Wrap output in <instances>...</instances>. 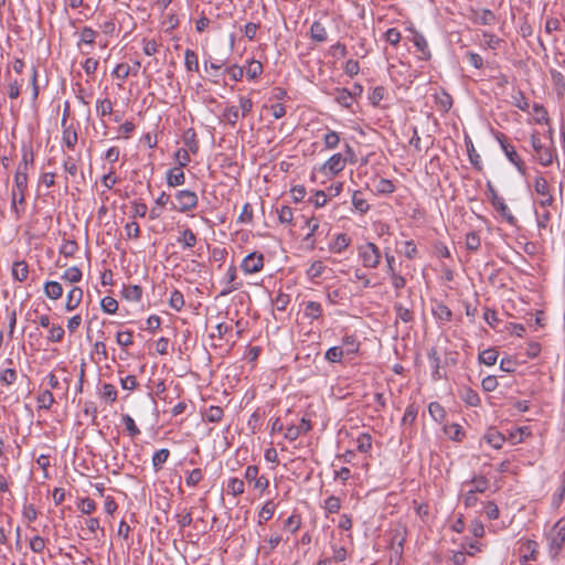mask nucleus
<instances>
[{
    "mask_svg": "<svg viewBox=\"0 0 565 565\" xmlns=\"http://www.w3.org/2000/svg\"><path fill=\"white\" fill-rule=\"evenodd\" d=\"M28 189V173L20 167L14 174V186L11 192V212L20 220L25 212V192Z\"/></svg>",
    "mask_w": 565,
    "mask_h": 565,
    "instance_id": "obj_1",
    "label": "nucleus"
},
{
    "mask_svg": "<svg viewBox=\"0 0 565 565\" xmlns=\"http://www.w3.org/2000/svg\"><path fill=\"white\" fill-rule=\"evenodd\" d=\"M548 553L556 559L565 544V518H561L547 534Z\"/></svg>",
    "mask_w": 565,
    "mask_h": 565,
    "instance_id": "obj_2",
    "label": "nucleus"
},
{
    "mask_svg": "<svg viewBox=\"0 0 565 565\" xmlns=\"http://www.w3.org/2000/svg\"><path fill=\"white\" fill-rule=\"evenodd\" d=\"M358 255L364 268L376 269L381 263L382 253L372 242H366L358 247Z\"/></svg>",
    "mask_w": 565,
    "mask_h": 565,
    "instance_id": "obj_3",
    "label": "nucleus"
},
{
    "mask_svg": "<svg viewBox=\"0 0 565 565\" xmlns=\"http://www.w3.org/2000/svg\"><path fill=\"white\" fill-rule=\"evenodd\" d=\"M175 202H171V211H178L180 213H186L196 207L199 198L194 191L191 190H179L174 194Z\"/></svg>",
    "mask_w": 565,
    "mask_h": 565,
    "instance_id": "obj_4",
    "label": "nucleus"
},
{
    "mask_svg": "<svg viewBox=\"0 0 565 565\" xmlns=\"http://www.w3.org/2000/svg\"><path fill=\"white\" fill-rule=\"evenodd\" d=\"M531 145L535 151V160H537L540 164L548 167L553 163L554 158L556 157L555 148L553 146L545 147L537 134L531 135Z\"/></svg>",
    "mask_w": 565,
    "mask_h": 565,
    "instance_id": "obj_5",
    "label": "nucleus"
},
{
    "mask_svg": "<svg viewBox=\"0 0 565 565\" xmlns=\"http://www.w3.org/2000/svg\"><path fill=\"white\" fill-rule=\"evenodd\" d=\"M487 189L489 192V199L491 201L492 206L500 213V215L512 226H516L518 220L511 213L508 205L504 203V200L500 198L494 190L492 183L490 181L487 182Z\"/></svg>",
    "mask_w": 565,
    "mask_h": 565,
    "instance_id": "obj_6",
    "label": "nucleus"
},
{
    "mask_svg": "<svg viewBox=\"0 0 565 565\" xmlns=\"http://www.w3.org/2000/svg\"><path fill=\"white\" fill-rule=\"evenodd\" d=\"M495 138H497L498 142L500 143V147H501L502 151L504 152L505 157L508 158V160L512 164H514V167L518 169V171L522 175H525L526 174L525 163L518 154L515 148L507 141L504 134L498 132Z\"/></svg>",
    "mask_w": 565,
    "mask_h": 565,
    "instance_id": "obj_7",
    "label": "nucleus"
},
{
    "mask_svg": "<svg viewBox=\"0 0 565 565\" xmlns=\"http://www.w3.org/2000/svg\"><path fill=\"white\" fill-rule=\"evenodd\" d=\"M533 186L536 194L540 195L539 204L542 207L552 206L554 203V196L551 192V186L547 180L541 172L534 178Z\"/></svg>",
    "mask_w": 565,
    "mask_h": 565,
    "instance_id": "obj_8",
    "label": "nucleus"
},
{
    "mask_svg": "<svg viewBox=\"0 0 565 565\" xmlns=\"http://www.w3.org/2000/svg\"><path fill=\"white\" fill-rule=\"evenodd\" d=\"M264 267V255L258 252L248 254L242 262L241 268L245 274H255Z\"/></svg>",
    "mask_w": 565,
    "mask_h": 565,
    "instance_id": "obj_9",
    "label": "nucleus"
},
{
    "mask_svg": "<svg viewBox=\"0 0 565 565\" xmlns=\"http://www.w3.org/2000/svg\"><path fill=\"white\" fill-rule=\"evenodd\" d=\"M259 469L255 465H250L245 470V479L249 483H254V488L264 492L269 487V480L265 476H259Z\"/></svg>",
    "mask_w": 565,
    "mask_h": 565,
    "instance_id": "obj_10",
    "label": "nucleus"
},
{
    "mask_svg": "<svg viewBox=\"0 0 565 565\" xmlns=\"http://www.w3.org/2000/svg\"><path fill=\"white\" fill-rule=\"evenodd\" d=\"M469 19L480 25H493L497 22V17L493 11L489 9H470Z\"/></svg>",
    "mask_w": 565,
    "mask_h": 565,
    "instance_id": "obj_11",
    "label": "nucleus"
},
{
    "mask_svg": "<svg viewBox=\"0 0 565 565\" xmlns=\"http://www.w3.org/2000/svg\"><path fill=\"white\" fill-rule=\"evenodd\" d=\"M236 278H237L236 267H235V265H231L225 274V278H224L225 287L220 292L221 297L230 295L231 292L237 290L242 286V282H236Z\"/></svg>",
    "mask_w": 565,
    "mask_h": 565,
    "instance_id": "obj_12",
    "label": "nucleus"
},
{
    "mask_svg": "<svg viewBox=\"0 0 565 565\" xmlns=\"http://www.w3.org/2000/svg\"><path fill=\"white\" fill-rule=\"evenodd\" d=\"M412 41L417 51L420 53L419 58L424 61H429L431 58V53L425 36L416 30H412Z\"/></svg>",
    "mask_w": 565,
    "mask_h": 565,
    "instance_id": "obj_13",
    "label": "nucleus"
},
{
    "mask_svg": "<svg viewBox=\"0 0 565 565\" xmlns=\"http://www.w3.org/2000/svg\"><path fill=\"white\" fill-rule=\"evenodd\" d=\"M345 164L347 159H344L343 154L334 153L324 163L323 169L334 175L341 172L345 168Z\"/></svg>",
    "mask_w": 565,
    "mask_h": 565,
    "instance_id": "obj_14",
    "label": "nucleus"
},
{
    "mask_svg": "<svg viewBox=\"0 0 565 565\" xmlns=\"http://www.w3.org/2000/svg\"><path fill=\"white\" fill-rule=\"evenodd\" d=\"M167 184L169 186H179L184 184L185 182V174L182 171V168L175 167L172 169H169L167 172Z\"/></svg>",
    "mask_w": 565,
    "mask_h": 565,
    "instance_id": "obj_15",
    "label": "nucleus"
},
{
    "mask_svg": "<svg viewBox=\"0 0 565 565\" xmlns=\"http://www.w3.org/2000/svg\"><path fill=\"white\" fill-rule=\"evenodd\" d=\"M83 299V290L79 287H73L66 297L65 309L72 311L76 309Z\"/></svg>",
    "mask_w": 565,
    "mask_h": 565,
    "instance_id": "obj_16",
    "label": "nucleus"
},
{
    "mask_svg": "<svg viewBox=\"0 0 565 565\" xmlns=\"http://www.w3.org/2000/svg\"><path fill=\"white\" fill-rule=\"evenodd\" d=\"M43 291L52 300H57L63 295V287L58 281L49 280L44 284Z\"/></svg>",
    "mask_w": 565,
    "mask_h": 565,
    "instance_id": "obj_17",
    "label": "nucleus"
},
{
    "mask_svg": "<svg viewBox=\"0 0 565 565\" xmlns=\"http://www.w3.org/2000/svg\"><path fill=\"white\" fill-rule=\"evenodd\" d=\"M484 439L494 449H500L505 441V437L495 428H489L484 435Z\"/></svg>",
    "mask_w": 565,
    "mask_h": 565,
    "instance_id": "obj_18",
    "label": "nucleus"
},
{
    "mask_svg": "<svg viewBox=\"0 0 565 565\" xmlns=\"http://www.w3.org/2000/svg\"><path fill=\"white\" fill-rule=\"evenodd\" d=\"M344 349V353L347 355L355 354L360 350V342L358 341L356 335L354 334H347L342 339V345Z\"/></svg>",
    "mask_w": 565,
    "mask_h": 565,
    "instance_id": "obj_19",
    "label": "nucleus"
},
{
    "mask_svg": "<svg viewBox=\"0 0 565 565\" xmlns=\"http://www.w3.org/2000/svg\"><path fill=\"white\" fill-rule=\"evenodd\" d=\"M29 275V266L24 260H18L12 266V277L14 280L24 281Z\"/></svg>",
    "mask_w": 565,
    "mask_h": 565,
    "instance_id": "obj_20",
    "label": "nucleus"
},
{
    "mask_svg": "<svg viewBox=\"0 0 565 565\" xmlns=\"http://www.w3.org/2000/svg\"><path fill=\"white\" fill-rule=\"evenodd\" d=\"M196 235L189 227L184 228L181 235L177 238V242L181 244L183 248L194 247L196 245Z\"/></svg>",
    "mask_w": 565,
    "mask_h": 565,
    "instance_id": "obj_21",
    "label": "nucleus"
},
{
    "mask_svg": "<svg viewBox=\"0 0 565 565\" xmlns=\"http://www.w3.org/2000/svg\"><path fill=\"white\" fill-rule=\"evenodd\" d=\"M350 243L351 238L347 234L340 233L334 237L333 242L330 244V250L340 254L345 248H348Z\"/></svg>",
    "mask_w": 565,
    "mask_h": 565,
    "instance_id": "obj_22",
    "label": "nucleus"
},
{
    "mask_svg": "<svg viewBox=\"0 0 565 565\" xmlns=\"http://www.w3.org/2000/svg\"><path fill=\"white\" fill-rule=\"evenodd\" d=\"M122 297L128 301H139L142 297V288L139 285L124 286Z\"/></svg>",
    "mask_w": 565,
    "mask_h": 565,
    "instance_id": "obj_23",
    "label": "nucleus"
},
{
    "mask_svg": "<svg viewBox=\"0 0 565 565\" xmlns=\"http://www.w3.org/2000/svg\"><path fill=\"white\" fill-rule=\"evenodd\" d=\"M335 102L345 108H351L353 102V92L347 88L335 89Z\"/></svg>",
    "mask_w": 565,
    "mask_h": 565,
    "instance_id": "obj_24",
    "label": "nucleus"
},
{
    "mask_svg": "<svg viewBox=\"0 0 565 565\" xmlns=\"http://www.w3.org/2000/svg\"><path fill=\"white\" fill-rule=\"evenodd\" d=\"M63 128V136H62V139H63V142L65 143V146L70 149H73L75 147V145L77 143V132L76 130L73 128L72 125H65V126H62Z\"/></svg>",
    "mask_w": 565,
    "mask_h": 565,
    "instance_id": "obj_25",
    "label": "nucleus"
},
{
    "mask_svg": "<svg viewBox=\"0 0 565 565\" xmlns=\"http://www.w3.org/2000/svg\"><path fill=\"white\" fill-rule=\"evenodd\" d=\"M97 32L90 26H84L79 33V41L77 47L81 49L82 44L93 45L96 41Z\"/></svg>",
    "mask_w": 565,
    "mask_h": 565,
    "instance_id": "obj_26",
    "label": "nucleus"
},
{
    "mask_svg": "<svg viewBox=\"0 0 565 565\" xmlns=\"http://www.w3.org/2000/svg\"><path fill=\"white\" fill-rule=\"evenodd\" d=\"M428 359L433 365V373L431 376L435 381L443 379V374L440 373V358L438 355V352L435 348H431L428 351Z\"/></svg>",
    "mask_w": 565,
    "mask_h": 565,
    "instance_id": "obj_27",
    "label": "nucleus"
},
{
    "mask_svg": "<svg viewBox=\"0 0 565 565\" xmlns=\"http://www.w3.org/2000/svg\"><path fill=\"white\" fill-rule=\"evenodd\" d=\"M310 35H311V39L316 42H324L328 38L327 30H326L324 25L319 21H315L311 24Z\"/></svg>",
    "mask_w": 565,
    "mask_h": 565,
    "instance_id": "obj_28",
    "label": "nucleus"
},
{
    "mask_svg": "<svg viewBox=\"0 0 565 565\" xmlns=\"http://www.w3.org/2000/svg\"><path fill=\"white\" fill-rule=\"evenodd\" d=\"M224 416V411L220 406H210L203 414V419L209 423H220Z\"/></svg>",
    "mask_w": 565,
    "mask_h": 565,
    "instance_id": "obj_29",
    "label": "nucleus"
},
{
    "mask_svg": "<svg viewBox=\"0 0 565 565\" xmlns=\"http://www.w3.org/2000/svg\"><path fill=\"white\" fill-rule=\"evenodd\" d=\"M184 66L189 72H198L199 71V57L198 54L190 49H186L184 52Z\"/></svg>",
    "mask_w": 565,
    "mask_h": 565,
    "instance_id": "obj_30",
    "label": "nucleus"
},
{
    "mask_svg": "<svg viewBox=\"0 0 565 565\" xmlns=\"http://www.w3.org/2000/svg\"><path fill=\"white\" fill-rule=\"evenodd\" d=\"M276 505L273 500H268L260 509L258 513V524H264L270 520L275 513Z\"/></svg>",
    "mask_w": 565,
    "mask_h": 565,
    "instance_id": "obj_31",
    "label": "nucleus"
},
{
    "mask_svg": "<svg viewBox=\"0 0 565 565\" xmlns=\"http://www.w3.org/2000/svg\"><path fill=\"white\" fill-rule=\"evenodd\" d=\"M460 397L469 406H477L480 403V397L478 393L470 387H465L460 392Z\"/></svg>",
    "mask_w": 565,
    "mask_h": 565,
    "instance_id": "obj_32",
    "label": "nucleus"
},
{
    "mask_svg": "<svg viewBox=\"0 0 565 565\" xmlns=\"http://www.w3.org/2000/svg\"><path fill=\"white\" fill-rule=\"evenodd\" d=\"M99 396L108 403H114L117 399V390L113 384L105 383L100 388Z\"/></svg>",
    "mask_w": 565,
    "mask_h": 565,
    "instance_id": "obj_33",
    "label": "nucleus"
},
{
    "mask_svg": "<svg viewBox=\"0 0 565 565\" xmlns=\"http://www.w3.org/2000/svg\"><path fill=\"white\" fill-rule=\"evenodd\" d=\"M183 141L188 147L189 151L196 153L199 151V142L196 140V134L194 129L190 128L184 132Z\"/></svg>",
    "mask_w": 565,
    "mask_h": 565,
    "instance_id": "obj_34",
    "label": "nucleus"
},
{
    "mask_svg": "<svg viewBox=\"0 0 565 565\" xmlns=\"http://www.w3.org/2000/svg\"><path fill=\"white\" fill-rule=\"evenodd\" d=\"M322 315V307L317 301H308L305 307V316L312 320L319 319Z\"/></svg>",
    "mask_w": 565,
    "mask_h": 565,
    "instance_id": "obj_35",
    "label": "nucleus"
},
{
    "mask_svg": "<svg viewBox=\"0 0 565 565\" xmlns=\"http://www.w3.org/2000/svg\"><path fill=\"white\" fill-rule=\"evenodd\" d=\"M372 448V436L369 433H362L356 439V449L362 454H366Z\"/></svg>",
    "mask_w": 565,
    "mask_h": 565,
    "instance_id": "obj_36",
    "label": "nucleus"
},
{
    "mask_svg": "<svg viewBox=\"0 0 565 565\" xmlns=\"http://www.w3.org/2000/svg\"><path fill=\"white\" fill-rule=\"evenodd\" d=\"M170 456V451L167 448H162L154 452L152 456V466L154 471H159L162 468V465L166 463Z\"/></svg>",
    "mask_w": 565,
    "mask_h": 565,
    "instance_id": "obj_37",
    "label": "nucleus"
},
{
    "mask_svg": "<svg viewBox=\"0 0 565 565\" xmlns=\"http://www.w3.org/2000/svg\"><path fill=\"white\" fill-rule=\"evenodd\" d=\"M345 355L344 349L342 347H331L327 350L324 358L327 361L331 363H340Z\"/></svg>",
    "mask_w": 565,
    "mask_h": 565,
    "instance_id": "obj_38",
    "label": "nucleus"
},
{
    "mask_svg": "<svg viewBox=\"0 0 565 565\" xmlns=\"http://www.w3.org/2000/svg\"><path fill=\"white\" fill-rule=\"evenodd\" d=\"M428 412L431 418L438 423H441L446 417V412L444 407L437 402L429 403Z\"/></svg>",
    "mask_w": 565,
    "mask_h": 565,
    "instance_id": "obj_39",
    "label": "nucleus"
},
{
    "mask_svg": "<svg viewBox=\"0 0 565 565\" xmlns=\"http://www.w3.org/2000/svg\"><path fill=\"white\" fill-rule=\"evenodd\" d=\"M498 356V351L494 348H489L479 354V362L486 365H493L495 364Z\"/></svg>",
    "mask_w": 565,
    "mask_h": 565,
    "instance_id": "obj_40",
    "label": "nucleus"
},
{
    "mask_svg": "<svg viewBox=\"0 0 565 565\" xmlns=\"http://www.w3.org/2000/svg\"><path fill=\"white\" fill-rule=\"evenodd\" d=\"M466 146H467V152H468L470 163L473 166V168L481 171L482 170L481 157L476 151L472 141L467 142Z\"/></svg>",
    "mask_w": 565,
    "mask_h": 565,
    "instance_id": "obj_41",
    "label": "nucleus"
},
{
    "mask_svg": "<svg viewBox=\"0 0 565 565\" xmlns=\"http://www.w3.org/2000/svg\"><path fill=\"white\" fill-rule=\"evenodd\" d=\"M222 118L227 124H230L232 127H234L237 124L238 118H239L238 107H236V106L226 107L222 114Z\"/></svg>",
    "mask_w": 565,
    "mask_h": 565,
    "instance_id": "obj_42",
    "label": "nucleus"
},
{
    "mask_svg": "<svg viewBox=\"0 0 565 565\" xmlns=\"http://www.w3.org/2000/svg\"><path fill=\"white\" fill-rule=\"evenodd\" d=\"M224 63L223 62H210L207 63V61L204 62V68L205 71L210 74L211 76V81L214 83V84H218V72L222 70Z\"/></svg>",
    "mask_w": 565,
    "mask_h": 565,
    "instance_id": "obj_43",
    "label": "nucleus"
},
{
    "mask_svg": "<svg viewBox=\"0 0 565 565\" xmlns=\"http://www.w3.org/2000/svg\"><path fill=\"white\" fill-rule=\"evenodd\" d=\"M9 452L13 454L12 447L6 444L3 438L0 437V459L2 460L0 467L3 471H7L9 466Z\"/></svg>",
    "mask_w": 565,
    "mask_h": 565,
    "instance_id": "obj_44",
    "label": "nucleus"
},
{
    "mask_svg": "<svg viewBox=\"0 0 565 565\" xmlns=\"http://www.w3.org/2000/svg\"><path fill=\"white\" fill-rule=\"evenodd\" d=\"M352 204L355 207V210H358L361 214H364L370 210L369 203L366 202V200H364L362 198V194L360 191H355L353 193Z\"/></svg>",
    "mask_w": 565,
    "mask_h": 565,
    "instance_id": "obj_45",
    "label": "nucleus"
},
{
    "mask_svg": "<svg viewBox=\"0 0 565 565\" xmlns=\"http://www.w3.org/2000/svg\"><path fill=\"white\" fill-rule=\"evenodd\" d=\"M263 73V64L259 61L252 60L246 67V75L249 79L257 78Z\"/></svg>",
    "mask_w": 565,
    "mask_h": 565,
    "instance_id": "obj_46",
    "label": "nucleus"
},
{
    "mask_svg": "<svg viewBox=\"0 0 565 565\" xmlns=\"http://www.w3.org/2000/svg\"><path fill=\"white\" fill-rule=\"evenodd\" d=\"M78 249V245L73 239H65L60 247V254L65 257H73Z\"/></svg>",
    "mask_w": 565,
    "mask_h": 565,
    "instance_id": "obj_47",
    "label": "nucleus"
},
{
    "mask_svg": "<svg viewBox=\"0 0 565 565\" xmlns=\"http://www.w3.org/2000/svg\"><path fill=\"white\" fill-rule=\"evenodd\" d=\"M433 311L439 320L450 321L452 318L451 310L443 302L437 303Z\"/></svg>",
    "mask_w": 565,
    "mask_h": 565,
    "instance_id": "obj_48",
    "label": "nucleus"
},
{
    "mask_svg": "<svg viewBox=\"0 0 565 565\" xmlns=\"http://www.w3.org/2000/svg\"><path fill=\"white\" fill-rule=\"evenodd\" d=\"M83 274L77 266L67 268L62 275V279L68 282H78L82 280Z\"/></svg>",
    "mask_w": 565,
    "mask_h": 565,
    "instance_id": "obj_49",
    "label": "nucleus"
},
{
    "mask_svg": "<svg viewBox=\"0 0 565 565\" xmlns=\"http://www.w3.org/2000/svg\"><path fill=\"white\" fill-rule=\"evenodd\" d=\"M324 269L326 267L323 263L321 260H316L307 269V277L310 280H315L316 278H319L323 274Z\"/></svg>",
    "mask_w": 565,
    "mask_h": 565,
    "instance_id": "obj_50",
    "label": "nucleus"
},
{
    "mask_svg": "<svg viewBox=\"0 0 565 565\" xmlns=\"http://www.w3.org/2000/svg\"><path fill=\"white\" fill-rule=\"evenodd\" d=\"M169 305L175 311H180L184 306L183 294L178 289L173 290L169 299Z\"/></svg>",
    "mask_w": 565,
    "mask_h": 565,
    "instance_id": "obj_51",
    "label": "nucleus"
},
{
    "mask_svg": "<svg viewBox=\"0 0 565 565\" xmlns=\"http://www.w3.org/2000/svg\"><path fill=\"white\" fill-rule=\"evenodd\" d=\"M96 111L100 117H105L113 113V103L109 98L98 99L96 103Z\"/></svg>",
    "mask_w": 565,
    "mask_h": 565,
    "instance_id": "obj_52",
    "label": "nucleus"
},
{
    "mask_svg": "<svg viewBox=\"0 0 565 565\" xmlns=\"http://www.w3.org/2000/svg\"><path fill=\"white\" fill-rule=\"evenodd\" d=\"M100 307L104 312L113 315L118 310V302L115 298L106 296L100 300Z\"/></svg>",
    "mask_w": 565,
    "mask_h": 565,
    "instance_id": "obj_53",
    "label": "nucleus"
},
{
    "mask_svg": "<svg viewBox=\"0 0 565 565\" xmlns=\"http://www.w3.org/2000/svg\"><path fill=\"white\" fill-rule=\"evenodd\" d=\"M244 481L238 478H231L227 482V490L231 492L234 497L241 495L244 493Z\"/></svg>",
    "mask_w": 565,
    "mask_h": 565,
    "instance_id": "obj_54",
    "label": "nucleus"
},
{
    "mask_svg": "<svg viewBox=\"0 0 565 565\" xmlns=\"http://www.w3.org/2000/svg\"><path fill=\"white\" fill-rule=\"evenodd\" d=\"M377 194H391L395 191V185L393 181L388 179H380L377 184L375 185Z\"/></svg>",
    "mask_w": 565,
    "mask_h": 565,
    "instance_id": "obj_55",
    "label": "nucleus"
},
{
    "mask_svg": "<svg viewBox=\"0 0 565 565\" xmlns=\"http://www.w3.org/2000/svg\"><path fill=\"white\" fill-rule=\"evenodd\" d=\"M55 399L51 391H43L38 396L39 408L50 409Z\"/></svg>",
    "mask_w": 565,
    "mask_h": 565,
    "instance_id": "obj_56",
    "label": "nucleus"
},
{
    "mask_svg": "<svg viewBox=\"0 0 565 565\" xmlns=\"http://www.w3.org/2000/svg\"><path fill=\"white\" fill-rule=\"evenodd\" d=\"M481 245L480 236L477 232H469L466 235V247L468 250L476 252Z\"/></svg>",
    "mask_w": 565,
    "mask_h": 565,
    "instance_id": "obj_57",
    "label": "nucleus"
},
{
    "mask_svg": "<svg viewBox=\"0 0 565 565\" xmlns=\"http://www.w3.org/2000/svg\"><path fill=\"white\" fill-rule=\"evenodd\" d=\"M417 414L418 406L415 403L409 404L405 409L404 416L402 418V424H413L416 420Z\"/></svg>",
    "mask_w": 565,
    "mask_h": 565,
    "instance_id": "obj_58",
    "label": "nucleus"
},
{
    "mask_svg": "<svg viewBox=\"0 0 565 565\" xmlns=\"http://www.w3.org/2000/svg\"><path fill=\"white\" fill-rule=\"evenodd\" d=\"M513 105L518 107L520 110L526 111L530 107L527 98L525 97L522 90H518L512 95Z\"/></svg>",
    "mask_w": 565,
    "mask_h": 565,
    "instance_id": "obj_59",
    "label": "nucleus"
},
{
    "mask_svg": "<svg viewBox=\"0 0 565 565\" xmlns=\"http://www.w3.org/2000/svg\"><path fill=\"white\" fill-rule=\"evenodd\" d=\"M469 482L475 484L472 490L477 493H483L489 487V480L484 476H475Z\"/></svg>",
    "mask_w": 565,
    "mask_h": 565,
    "instance_id": "obj_60",
    "label": "nucleus"
},
{
    "mask_svg": "<svg viewBox=\"0 0 565 565\" xmlns=\"http://www.w3.org/2000/svg\"><path fill=\"white\" fill-rule=\"evenodd\" d=\"M394 310L396 312V316L398 319H401L403 322L407 323L413 320V312L405 308L402 303H395Z\"/></svg>",
    "mask_w": 565,
    "mask_h": 565,
    "instance_id": "obj_61",
    "label": "nucleus"
},
{
    "mask_svg": "<svg viewBox=\"0 0 565 565\" xmlns=\"http://www.w3.org/2000/svg\"><path fill=\"white\" fill-rule=\"evenodd\" d=\"M290 302L289 295L279 292L274 299H273V306L278 311H285L288 303Z\"/></svg>",
    "mask_w": 565,
    "mask_h": 565,
    "instance_id": "obj_62",
    "label": "nucleus"
},
{
    "mask_svg": "<svg viewBox=\"0 0 565 565\" xmlns=\"http://www.w3.org/2000/svg\"><path fill=\"white\" fill-rule=\"evenodd\" d=\"M65 331L58 324H53L49 330L47 340L50 342H61L64 338Z\"/></svg>",
    "mask_w": 565,
    "mask_h": 565,
    "instance_id": "obj_63",
    "label": "nucleus"
},
{
    "mask_svg": "<svg viewBox=\"0 0 565 565\" xmlns=\"http://www.w3.org/2000/svg\"><path fill=\"white\" fill-rule=\"evenodd\" d=\"M324 146L328 149H334L340 143V137L337 131L329 130L323 138Z\"/></svg>",
    "mask_w": 565,
    "mask_h": 565,
    "instance_id": "obj_64",
    "label": "nucleus"
}]
</instances>
